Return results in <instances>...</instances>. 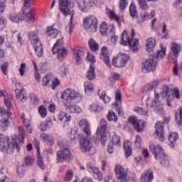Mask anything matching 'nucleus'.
<instances>
[{
  "label": "nucleus",
  "mask_w": 182,
  "mask_h": 182,
  "mask_svg": "<svg viewBox=\"0 0 182 182\" xmlns=\"http://www.w3.org/2000/svg\"><path fill=\"white\" fill-rule=\"evenodd\" d=\"M61 97L65 100V106L70 113H81L82 108L76 103L82 102V95L73 89H67L61 95Z\"/></svg>",
  "instance_id": "1"
},
{
  "label": "nucleus",
  "mask_w": 182,
  "mask_h": 182,
  "mask_svg": "<svg viewBox=\"0 0 182 182\" xmlns=\"http://www.w3.org/2000/svg\"><path fill=\"white\" fill-rule=\"evenodd\" d=\"M26 134H25V129L23 127H18V136L14 135L12 136L11 142H9V144L5 146V151H1L3 153H6V154H12L14 153V150H16V151H19L21 150L20 146L23 144V140H25Z\"/></svg>",
  "instance_id": "2"
},
{
  "label": "nucleus",
  "mask_w": 182,
  "mask_h": 182,
  "mask_svg": "<svg viewBox=\"0 0 182 182\" xmlns=\"http://www.w3.org/2000/svg\"><path fill=\"white\" fill-rule=\"evenodd\" d=\"M149 150L154 154L155 160H159L161 166L164 167L170 166L168 156L164 153V149L161 146L151 144L149 145Z\"/></svg>",
  "instance_id": "3"
},
{
  "label": "nucleus",
  "mask_w": 182,
  "mask_h": 182,
  "mask_svg": "<svg viewBox=\"0 0 182 182\" xmlns=\"http://www.w3.org/2000/svg\"><path fill=\"white\" fill-rule=\"evenodd\" d=\"M58 5L59 9L64 16L70 15L69 23V33L70 34L72 33V30L75 28L73 26V16H75V13H70V8H73V2L69 1H60Z\"/></svg>",
  "instance_id": "4"
},
{
  "label": "nucleus",
  "mask_w": 182,
  "mask_h": 182,
  "mask_svg": "<svg viewBox=\"0 0 182 182\" xmlns=\"http://www.w3.org/2000/svg\"><path fill=\"white\" fill-rule=\"evenodd\" d=\"M68 50L63 46V39L62 38L57 40L52 48L53 55L58 53L57 58L59 60H63L65 56L68 55Z\"/></svg>",
  "instance_id": "5"
},
{
  "label": "nucleus",
  "mask_w": 182,
  "mask_h": 182,
  "mask_svg": "<svg viewBox=\"0 0 182 182\" xmlns=\"http://www.w3.org/2000/svg\"><path fill=\"white\" fill-rule=\"evenodd\" d=\"M142 65L141 70L143 73L153 72L156 70L157 66V58L153 55H151L149 58H143Z\"/></svg>",
  "instance_id": "6"
},
{
  "label": "nucleus",
  "mask_w": 182,
  "mask_h": 182,
  "mask_svg": "<svg viewBox=\"0 0 182 182\" xmlns=\"http://www.w3.org/2000/svg\"><path fill=\"white\" fill-rule=\"evenodd\" d=\"M80 149L82 153H86L89 156H93L96 153V149L93 148L92 142L84 136L80 138Z\"/></svg>",
  "instance_id": "7"
},
{
  "label": "nucleus",
  "mask_w": 182,
  "mask_h": 182,
  "mask_svg": "<svg viewBox=\"0 0 182 182\" xmlns=\"http://www.w3.org/2000/svg\"><path fill=\"white\" fill-rule=\"evenodd\" d=\"M107 129V121L102 119L100 122V127L97 129V138L100 140L102 146H106L107 136H106V129Z\"/></svg>",
  "instance_id": "8"
},
{
  "label": "nucleus",
  "mask_w": 182,
  "mask_h": 182,
  "mask_svg": "<svg viewBox=\"0 0 182 182\" xmlns=\"http://www.w3.org/2000/svg\"><path fill=\"white\" fill-rule=\"evenodd\" d=\"M72 153L69 148H64L56 153V163H69L73 159Z\"/></svg>",
  "instance_id": "9"
},
{
  "label": "nucleus",
  "mask_w": 182,
  "mask_h": 182,
  "mask_svg": "<svg viewBox=\"0 0 182 182\" xmlns=\"http://www.w3.org/2000/svg\"><path fill=\"white\" fill-rule=\"evenodd\" d=\"M83 27L87 32H96L97 31V18L93 16L84 18Z\"/></svg>",
  "instance_id": "10"
},
{
  "label": "nucleus",
  "mask_w": 182,
  "mask_h": 182,
  "mask_svg": "<svg viewBox=\"0 0 182 182\" xmlns=\"http://www.w3.org/2000/svg\"><path fill=\"white\" fill-rule=\"evenodd\" d=\"M127 60H129V55L121 54L112 59V64L115 68H123L126 66Z\"/></svg>",
  "instance_id": "11"
},
{
  "label": "nucleus",
  "mask_w": 182,
  "mask_h": 182,
  "mask_svg": "<svg viewBox=\"0 0 182 182\" xmlns=\"http://www.w3.org/2000/svg\"><path fill=\"white\" fill-rule=\"evenodd\" d=\"M155 134L159 141H164L166 136L164 135V122H157L155 124Z\"/></svg>",
  "instance_id": "12"
},
{
  "label": "nucleus",
  "mask_w": 182,
  "mask_h": 182,
  "mask_svg": "<svg viewBox=\"0 0 182 182\" xmlns=\"http://www.w3.org/2000/svg\"><path fill=\"white\" fill-rule=\"evenodd\" d=\"M100 58L101 60H102L106 65L107 68H109V69L112 68V65L110 64V57H109V50H107V47L103 46L101 48Z\"/></svg>",
  "instance_id": "13"
},
{
  "label": "nucleus",
  "mask_w": 182,
  "mask_h": 182,
  "mask_svg": "<svg viewBox=\"0 0 182 182\" xmlns=\"http://www.w3.org/2000/svg\"><path fill=\"white\" fill-rule=\"evenodd\" d=\"M87 169L90 173H93L95 178L98 180V181L103 180V174L99 171V168L93 166L90 163H87Z\"/></svg>",
  "instance_id": "14"
},
{
  "label": "nucleus",
  "mask_w": 182,
  "mask_h": 182,
  "mask_svg": "<svg viewBox=\"0 0 182 182\" xmlns=\"http://www.w3.org/2000/svg\"><path fill=\"white\" fill-rule=\"evenodd\" d=\"M57 119L58 122H63L65 127V126H68V124L70 123V120H72V116L63 111H60L57 114Z\"/></svg>",
  "instance_id": "15"
},
{
  "label": "nucleus",
  "mask_w": 182,
  "mask_h": 182,
  "mask_svg": "<svg viewBox=\"0 0 182 182\" xmlns=\"http://www.w3.org/2000/svg\"><path fill=\"white\" fill-rule=\"evenodd\" d=\"M115 176L119 180H125L127 177V171L121 165H116L114 168Z\"/></svg>",
  "instance_id": "16"
},
{
  "label": "nucleus",
  "mask_w": 182,
  "mask_h": 182,
  "mask_svg": "<svg viewBox=\"0 0 182 182\" xmlns=\"http://www.w3.org/2000/svg\"><path fill=\"white\" fill-rule=\"evenodd\" d=\"M78 126L82 129V132L86 134L87 136L89 137L92 134V131L90 130V125L89 122L85 119H82L78 122Z\"/></svg>",
  "instance_id": "17"
},
{
  "label": "nucleus",
  "mask_w": 182,
  "mask_h": 182,
  "mask_svg": "<svg viewBox=\"0 0 182 182\" xmlns=\"http://www.w3.org/2000/svg\"><path fill=\"white\" fill-rule=\"evenodd\" d=\"M77 4L78 5V9H80V11H82V12H87L90 8H92V6H93V4L95 3L90 1H78Z\"/></svg>",
  "instance_id": "18"
},
{
  "label": "nucleus",
  "mask_w": 182,
  "mask_h": 182,
  "mask_svg": "<svg viewBox=\"0 0 182 182\" xmlns=\"http://www.w3.org/2000/svg\"><path fill=\"white\" fill-rule=\"evenodd\" d=\"M113 145L119 146H120V136L117 134H114L111 140V143L107 146L108 153L112 154L113 153Z\"/></svg>",
  "instance_id": "19"
},
{
  "label": "nucleus",
  "mask_w": 182,
  "mask_h": 182,
  "mask_svg": "<svg viewBox=\"0 0 182 182\" xmlns=\"http://www.w3.org/2000/svg\"><path fill=\"white\" fill-rule=\"evenodd\" d=\"M171 50L173 53L171 56L172 63H177V58H178V53H180V50H181V47L178 44L173 43L171 46Z\"/></svg>",
  "instance_id": "20"
},
{
  "label": "nucleus",
  "mask_w": 182,
  "mask_h": 182,
  "mask_svg": "<svg viewBox=\"0 0 182 182\" xmlns=\"http://www.w3.org/2000/svg\"><path fill=\"white\" fill-rule=\"evenodd\" d=\"M9 19H10L11 22L19 23L21 21H23L25 19V14L21 11L18 14L13 12L9 15Z\"/></svg>",
  "instance_id": "21"
},
{
  "label": "nucleus",
  "mask_w": 182,
  "mask_h": 182,
  "mask_svg": "<svg viewBox=\"0 0 182 182\" xmlns=\"http://www.w3.org/2000/svg\"><path fill=\"white\" fill-rule=\"evenodd\" d=\"M154 176H153V171L151 169H146L141 176V182H151Z\"/></svg>",
  "instance_id": "22"
},
{
  "label": "nucleus",
  "mask_w": 182,
  "mask_h": 182,
  "mask_svg": "<svg viewBox=\"0 0 182 182\" xmlns=\"http://www.w3.org/2000/svg\"><path fill=\"white\" fill-rule=\"evenodd\" d=\"M73 52L77 63H80L82 58L85 56V51H83V48H75L73 49Z\"/></svg>",
  "instance_id": "23"
},
{
  "label": "nucleus",
  "mask_w": 182,
  "mask_h": 182,
  "mask_svg": "<svg viewBox=\"0 0 182 182\" xmlns=\"http://www.w3.org/2000/svg\"><path fill=\"white\" fill-rule=\"evenodd\" d=\"M24 18L28 23H33L35 22V10L30 9L28 11H25Z\"/></svg>",
  "instance_id": "24"
},
{
  "label": "nucleus",
  "mask_w": 182,
  "mask_h": 182,
  "mask_svg": "<svg viewBox=\"0 0 182 182\" xmlns=\"http://www.w3.org/2000/svg\"><path fill=\"white\" fill-rule=\"evenodd\" d=\"M28 38L31 41V45H36V43H41V39L38 35V31H31L28 33Z\"/></svg>",
  "instance_id": "25"
},
{
  "label": "nucleus",
  "mask_w": 182,
  "mask_h": 182,
  "mask_svg": "<svg viewBox=\"0 0 182 182\" xmlns=\"http://www.w3.org/2000/svg\"><path fill=\"white\" fill-rule=\"evenodd\" d=\"M156 47V38L153 37L149 38L146 41V48L149 53L153 52V50Z\"/></svg>",
  "instance_id": "26"
},
{
  "label": "nucleus",
  "mask_w": 182,
  "mask_h": 182,
  "mask_svg": "<svg viewBox=\"0 0 182 182\" xmlns=\"http://www.w3.org/2000/svg\"><path fill=\"white\" fill-rule=\"evenodd\" d=\"M132 38L129 36V34L127 33V31L124 30L122 33L121 34L120 38V43L121 45H123V46H129V43Z\"/></svg>",
  "instance_id": "27"
},
{
  "label": "nucleus",
  "mask_w": 182,
  "mask_h": 182,
  "mask_svg": "<svg viewBox=\"0 0 182 182\" xmlns=\"http://www.w3.org/2000/svg\"><path fill=\"white\" fill-rule=\"evenodd\" d=\"M9 143V137L0 134V151H5V147Z\"/></svg>",
  "instance_id": "28"
},
{
  "label": "nucleus",
  "mask_w": 182,
  "mask_h": 182,
  "mask_svg": "<svg viewBox=\"0 0 182 182\" xmlns=\"http://www.w3.org/2000/svg\"><path fill=\"white\" fill-rule=\"evenodd\" d=\"M33 46L36 56H38V58H42L43 56V46H42V41L33 44Z\"/></svg>",
  "instance_id": "29"
},
{
  "label": "nucleus",
  "mask_w": 182,
  "mask_h": 182,
  "mask_svg": "<svg viewBox=\"0 0 182 182\" xmlns=\"http://www.w3.org/2000/svg\"><path fill=\"white\" fill-rule=\"evenodd\" d=\"M86 77L88 80H95L96 73H95V64H90V68L86 73Z\"/></svg>",
  "instance_id": "30"
},
{
  "label": "nucleus",
  "mask_w": 182,
  "mask_h": 182,
  "mask_svg": "<svg viewBox=\"0 0 182 182\" xmlns=\"http://www.w3.org/2000/svg\"><path fill=\"white\" fill-rule=\"evenodd\" d=\"M123 147L125 151V156L127 158L130 157L132 153V142H130L129 141H124Z\"/></svg>",
  "instance_id": "31"
},
{
  "label": "nucleus",
  "mask_w": 182,
  "mask_h": 182,
  "mask_svg": "<svg viewBox=\"0 0 182 182\" xmlns=\"http://www.w3.org/2000/svg\"><path fill=\"white\" fill-rule=\"evenodd\" d=\"M128 46H129V49L133 50V52H137L139 50V40L132 38L128 43Z\"/></svg>",
  "instance_id": "32"
},
{
  "label": "nucleus",
  "mask_w": 182,
  "mask_h": 182,
  "mask_svg": "<svg viewBox=\"0 0 182 182\" xmlns=\"http://www.w3.org/2000/svg\"><path fill=\"white\" fill-rule=\"evenodd\" d=\"M168 141L170 142L169 146L174 149V144L177 140H178V134L176 132L171 133L168 138Z\"/></svg>",
  "instance_id": "33"
},
{
  "label": "nucleus",
  "mask_w": 182,
  "mask_h": 182,
  "mask_svg": "<svg viewBox=\"0 0 182 182\" xmlns=\"http://www.w3.org/2000/svg\"><path fill=\"white\" fill-rule=\"evenodd\" d=\"M88 46L92 52H97L99 50V43L93 38L88 41Z\"/></svg>",
  "instance_id": "34"
},
{
  "label": "nucleus",
  "mask_w": 182,
  "mask_h": 182,
  "mask_svg": "<svg viewBox=\"0 0 182 182\" xmlns=\"http://www.w3.org/2000/svg\"><path fill=\"white\" fill-rule=\"evenodd\" d=\"M37 165L41 168V170H45L46 168V164H45V162H43V160L42 159V156H41V151H39V149H37Z\"/></svg>",
  "instance_id": "35"
},
{
  "label": "nucleus",
  "mask_w": 182,
  "mask_h": 182,
  "mask_svg": "<svg viewBox=\"0 0 182 182\" xmlns=\"http://www.w3.org/2000/svg\"><path fill=\"white\" fill-rule=\"evenodd\" d=\"M89 110L91 111L92 113H99L103 110V107L99 105V103H93L90 105Z\"/></svg>",
  "instance_id": "36"
},
{
  "label": "nucleus",
  "mask_w": 182,
  "mask_h": 182,
  "mask_svg": "<svg viewBox=\"0 0 182 182\" xmlns=\"http://www.w3.org/2000/svg\"><path fill=\"white\" fill-rule=\"evenodd\" d=\"M40 137L43 139L48 146H53L55 144V141L49 134L43 133L41 134Z\"/></svg>",
  "instance_id": "37"
},
{
  "label": "nucleus",
  "mask_w": 182,
  "mask_h": 182,
  "mask_svg": "<svg viewBox=\"0 0 182 182\" xmlns=\"http://www.w3.org/2000/svg\"><path fill=\"white\" fill-rule=\"evenodd\" d=\"M0 126L3 132H6V130L9 128V118H1L0 119Z\"/></svg>",
  "instance_id": "38"
},
{
  "label": "nucleus",
  "mask_w": 182,
  "mask_h": 182,
  "mask_svg": "<svg viewBox=\"0 0 182 182\" xmlns=\"http://www.w3.org/2000/svg\"><path fill=\"white\" fill-rule=\"evenodd\" d=\"M16 97L21 102H26V97H25V89L22 88L20 90L16 89Z\"/></svg>",
  "instance_id": "39"
},
{
  "label": "nucleus",
  "mask_w": 182,
  "mask_h": 182,
  "mask_svg": "<svg viewBox=\"0 0 182 182\" xmlns=\"http://www.w3.org/2000/svg\"><path fill=\"white\" fill-rule=\"evenodd\" d=\"M58 33H59V32L58 31V29L53 28V27L47 28V30H46L47 36H50V38L55 39V38L58 36Z\"/></svg>",
  "instance_id": "40"
},
{
  "label": "nucleus",
  "mask_w": 182,
  "mask_h": 182,
  "mask_svg": "<svg viewBox=\"0 0 182 182\" xmlns=\"http://www.w3.org/2000/svg\"><path fill=\"white\" fill-rule=\"evenodd\" d=\"M129 15L133 19H137L139 18V14H137V8L134 4H131L129 6Z\"/></svg>",
  "instance_id": "41"
},
{
  "label": "nucleus",
  "mask_w": 182,
  "mask_h": 182,
  "mask_svg": "<svg viewBox=\"0 0 182 182\" xmlns=\"http://www.w3.org/2000/svg\"><path fill=\"white\" fill-rule=\"evenodd\" d=\"M100 32L102 36H107V33L109 32V27L107 26V23H106V22H103L102 24H100Z\"/></svg>",
  "instance_id": "42"
},
{
  "label": "nucleus",
  "mask_w": 182,
  "mask_h": 182,
  "mask_svg": "<svg viewBox=\"0 0 182 182\" xmlns=\"http://www.w3.org/2000/svg\"><path fill=\"white\" fill-rule=\"evenodd\" d=\"M0 114L2 117H5V119H9L12 116V112H11V109L7 108L5 109L4 107H0Z\"/></svg>",
  "instance_id": "43"
},
{
  "label": "nucleus",
  "mask_w": 182,
  "mask_h": 182,
  "mask_svg": "<svg viewBox=\"0 0 182 182\" xmlns=\"http://www.w3.org/2000/svg\"><path fill=\"white\" fill-rule=\"evenodd\" d=\"M85 93L89 96L93 93V85L89 82H85L84 84Z\"/></svg>",
  "instance_id": "44"
},
{
  "label": "nucleus",
  "mask_w": 182,
  "mask_h": 182,
  "mask_svg": "<svg viewBox=\"0 0 182 182\" xmlns=\"http://www.w3.org/2000/svg\"><path fill=\"white\" fill-rule=\"evenodd\" d=\"M143 127H144V122L138 121L134 125V129L138 132L141 133L143 132Z\"/></svg>",
  "instance_id": "45"
},
{
  "label": "nucleus",
  "mask_w": 182,
  "mask_h": 182,
  "mask_svg": "<svg viewBox=\"0 0 182 182\" xmlns=\"http://www.w3.org/2000/svg\"><path fill=\"white\" fill-rule=\"evenodd\" d=\"M30 102L33 106H36L39 105V97L35 93H31L30 94Z\"/></svg>",
  "instance_id": "46"
},
{
  "label": "nucleus",
  "mask_w": 182,
  "mask_h": 182,
  "mask_svg": "<svg viewBox=\"0 0 182 182\" xmlns=\"http://www.w3.org/2000/svg\"><path fill=\"white\" fill-rule=\"evenodd\" d=\"M107 117L109 122H114V123L117 122L118 117L116 115V113H114L113 111H109Z\"/></svg>",
  "instance_id": "47"
},
{
  "label": "nucleus",
  "mask_w": 182,
  "mask_h": 182,
  "mask_svg": "<svg viewBox=\"0 0 182 182\" xmlns=\"http://www.w3.org/2000/svg\"><path fill=\"white\" fill-rule=\"evenodd\" d=\"M156 15V12L154 10H152L151 13L149 14V13L145 12L144 16H142V22H144V21H147V19H151L154 18Z\"/></svg>",
  "instance_id": "48"
},
{
  "label": "nucleus",
  "mask_w": 182,
  "mask_h": 182,
  "mask_svg": "<svg viewBox=\"0 0 182 182\" xmlns=\"http://www.w3.org/2000/svg\"><path fill=\"white\" fill-rule=\"evenodd\" d=\"M134 112H136L139 114H142V116L149 117V111L143 107H135Z\"/></svg>",
  "instance_id": "49"
},
{
  "label": "nucleus",
  "mask_w": 182,
  "mask_h": 182,
  "mask_svg": "<svg viewBox=\"0 0 182 182\" xmlns=\"http://www.w3.org/2000/svg\"><path fill=\"white\" fill-rule=\"evenodd\" d=\"M50 124H52V121L50 120L41 122L40 124V130H41V132H46L48 129V126Z\"/></svg>",
  "instance_id": "50"
},
{
  "label": "nucleus",
  "mask_w": 182,
  "mask_h": 182,
  "mask_svg": "<svg viewBox=\"0 0 182 182\" xmlns=\"http://www.w3.org/2000/svg\"><path fill=\"white\" fill-rule=\"evenodd\" d=\"M4 104L6 105L7 109H12V97H9V96H5Z\"/></svg>",
  "instance_id": "51"
},
{
  "label": "nucleus",
  "mask_w": 182,
  "mask_h": 182,
  "mask_svg": "<svg viewBox=\"0 0 182 182\" xmlns=\"http://www.w3.org/2000/svg\"><path fill=\"white\" fill-rule=\"evenodd\" d=\"M109 16L111 18V19H113L114 21H116L117 22L118 25H120V18L116 15L114 11H109Z\"/></svg>",
  "instance_id": "52"
},
{
  "label": "nucleus",
  "mask_w": 182,
  "mask_h": 182,
  "mask_svg": "<svg viewBox=\"0 0 182 182\" xmlns=\"http://www.w3.org/2000/svg\"><path fill=\"white\" fill-rule=\"evenodd\" d=\"M100 98L104 101L105 103H109L110 102V97L106 95V91H102L100 95Z\"/></svg>",
  "instance_id": "53"
},
{
  "label": "nucleus",
  "mask_w": 182,
  "mask_h": 182,
  "mask_svg": "<svg viewBox=\"0 0 182 182\" xmlns=\"http://www.w3.org/2000/svg\"><path fill=\"white\" fill-rule=\"evenodd\" d=\"M38 112L41 117H46L48 112L46 111V107L44 105H41L38 107Z\"/></svg>",
  "instance_id": "54"
},
{
  "label": "nucleus",
  "mask_w": 182,
  "mask_h": 182,
  "mask_svg": "<svg viewBox=\"0 0 182 182\" xmlns=\"http://www.w3.org/2000/svg\"><path fill=\"white\" fill-rule=\"evenodd\" d=\"M68 72V68H66V65H63L60 67L59 73L62 77H65Z\"/></svg>",
  "instance_id": "55"
},
{
  "label": "nucleus",
  "mask_w": 182,
  "mask_h": 182,
  "mask_svg": "<svg viewBox=\"0 0 182 182\" xmlns=\"http://www.w3.org/2000/svg\"><path fill=\"white\" fill-rule=\"evenodd\" d=\"M30 8H31V1H25L23 3V8L21 11V13L25 15V12H26V10L29 9Z\"/></svg>",
  "instance_id": "56"
},
{
  "label": "nucleus",
  "mask_w": 182,
  "mask_h": 182,
  "mask_svg": "<svg viewBox=\"0 0 182 182\" xmlns=\"http://www.w3.org/2000/svg\"><path fill=\"white\" fill-rule=\"evenodd\" d=\"M160 97V95H159V92H156L154 91V99L153 100V102L151 105H149V107H154L157 103H159V98Z\"/></svg>",
  "instance_id": "57"
},
{
  "label": "nucleus",
  "mask_w": 182,
  "mask_h": 182,
  "mask_svg": "<svg viewBox=\"0 0 182 182\" xmlns=\"http://www.w3.org/2000/svg\"><path fill=\"white\" fill-rule=\"evenodd\" d=\"M164 56H166V50H164V48H162L161 50H158V52L156 53V57H155L159 60H161L163 59V58H164Z\"/></svg>",
  "instance_id": "58"
},
{
  "label": "nucleus",
  "mask_w": 182,
  "mask_h": 182,
  "mask_svg": "<svg viewBox=\"0 0 182 182\" xmlns=\"http://www.w3.org/2000/svg\"><path fill=\"white\" fill-rule=\"evenodd\" d=\"M33 65L34 66L36 80L39 82V80H41V75H39V73H38V66L36 65V63L34 60H33Z\"/></svg>",
  "instance_id": "59"
},
{
  "label": "nucleus",
  "mask_w": 182,
  "mask_h": 182,
  "mask_svg": "<svg viewBox=\"0 0 182 182\" xmlns=\"http://www.w3.org/2000/svg\"><path fill=\"white\" fill-rule=\"evenodd\" d=\"M8 66H9V64L8 63H4L1 65V72L5 75H8Z\"/></svg>",
  "instance_id": "60"
},
{
  "label": "nucleus",
  "mask_w": 182,
  "mask_h": 182,
  "mask_svg": "<svg viewBox=\"0 0 182 182\" xmlns=\"http://www.w3.org/2000/svg\"><path fill=\"white\" fill-rule=\"evenodd\" d=\"M73 178V172L72 171H68L65 176V181H70Z\"/></svg>",
  "instance_id": "61"
},
{
  "label": "nucleus",
  "mask_w": 182,
  "mask_h": 182,
  "mask_svg": "<svg viewBox=\"0 0 182 182\" xmlns=\"http://www.w3.org/2000/svg\"><path fill=\"white\" fill-rule=\"evenodd\" d=\"M172 96H175L176 99H180V90L178 88L173 87L172 90Z\"/></svg>",
  "instance_id": "62"
},
{
  "label": "nucleus",
  "mask_w": 182,
  "mask_h": 182,
  "mask_svg": "<svg viewBox=\"0 0 182 182\" xmlns=\"http://www.w3.org/2000/svg\"><path fill=\"white\" fill-rule=\"evenodd\" d=\"M163 93L164 95V96H166V98L170 97V88L168 87V86L165 85L163 87Z\"/></svg>",
  "instance_id": "63"
},
{
  "label": "nucleus",
  "mask_w": 182,
  "mask_h": 182,
  "mask_svg": "<svg viewBox=\"0 0 182 182\" xmlns=\"http://www.w3.org/2000/svg\"><path fill=\"white\" fill-rule=\"evenodd\" d=\"M178 112H179V118L176 117V123L178 126H181L182 124V108L181 107H179Z\"/></svg>",
  "instance_id": "64"
}]
</instances>
